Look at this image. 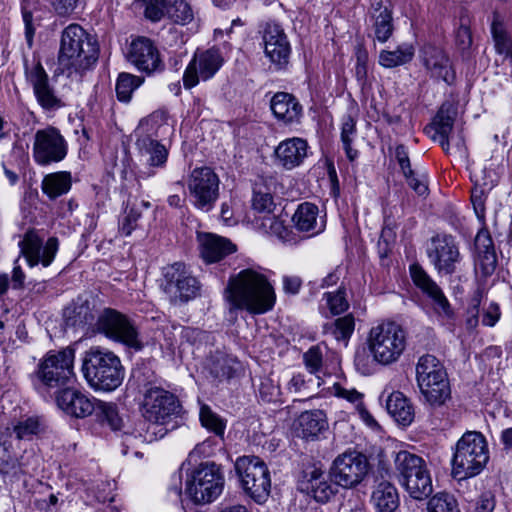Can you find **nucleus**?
Returning a JSON list of instances; mask_svg holds the SVG:
<instances>
[{"label": "nucleus", "instance_id": "20e7f679", "mask_svg": "<svg viewBox=\"0 0 512 512\" xmlns=\"http://www.w3.org/2000/svg\"><path fill=\"white\" fill-rule=\"evenodd\" d=\"M489 460L488 444L478 431H467L457 441L452 457V474L459 479L482 472Z\"/></svg>", "mask_w": 512, "mask_h": 512}, {"label": "nucleus", "instance_id": "13d9d810", "mask_svg": "<svg viewBox=\"0 0 512 512\" xmlns=\"http://www.w3.org/2000/svg\"><path fill=\"white\" fill-rule=\"evenodd\" d=\"M42 429L39 417L32 416L13 425V432L18 440L30 439Z\"/></svg>", "mask_w": 512, "mask_h": 512}, {"label": "nucleus", "instance_id": "f704fd0d", "mask_svg": "<svg viewBox=\"0 0 512 512\" xmlns=\"http://www.w3.org/2000/svg\"><path fill=\"white\" fill-rule=\"evenodd\" d=\"M160 141L149 138L148 135L136 138V149L139 155L145 158L146 164L150 168H162L167 162L168 150Z\"/></svg>", "mask_w": 512, "mask_h": 512}, {"label": "nucleus", "instance_id": "864d4df0", "mask_svg": "<svg viewBox=\"0 0 512 512\" xmlns=\"http://www.w3.org/2000/svg\"><path fill=\"white\" fill-rule=\"evenodd\" d=\"M427 512H460V510L453 495L439 492L428 500Z\"/></svg>", "mask_w": 512, "mask_h": 512}, {"label": "nucleus", "instance_id": "58836bf2", "mask_svg": "<svg viewBox=\"0 0 512 512\" xmlns=\"http://www.w3.org/2000/svg\"><path fill=\"white\" fill-rule=\"evenodd\" d=\"M72 176L68 171H58L44 176L41 184L42 191L51 200L69 192Z\"/></svg>", "mask_w": 512, "mask_h": 512}, {"label": "nucleus", "instance_id": "680f3d73", "mask_svg": "<svg viewBox=\"0 0 512 512\" xmlns=\"http://www.w3.org/2000/svg\"><path fill=\"white\" fill-rule=\"evenodd\" d=\"M144 5V16L152 22L166 17V0H140Z\"/></svg>", "mask_w": 512, "mask_h": 512}, {"label": "nucleus", "instance_id": "bb28decb", "mask_svg": "<svg viewBox=\"0 0 512 512\" xmlns=\"http://www.w3.org/2000/svg\"><path fill=\"white\" fill-rule=\"evenodd\" d=\"M308 143L299 137L288 138L281 141L275 148L276 162L287 170L301 165L307 157Z\"/></svg>", "mask_w": 512, "mask_h": 512}, {"label": "nucleus", "instance_id": "0eeeda50", "mask_svg": "<svg viewBox=\"0 0 512 512\" xmlns=\"http://www.w3.org/2000/svg\"><path fill=\"white\" fill-rule=\"evenodd\" d=\"M395 471L401 486L415 500H425L433 492L430 472L425 460L408 451L396 454Z\"/></svg>", "mask_w": 512, "mask_h": 512}, {"label": "nucleus", "instance_id": "9b49d317", "mask_svg": "<svg viewBox=\"0 0 512 512\" xmlns=\"http://www.w3.org/2000/svg\"><path fill=\"white\" fill-rule=\"evenodd\" d=\"M371 468L365 454L348 450L335 458L330 473L335 484L350 489L360 485L369 475Z\"/></svg>", "mask_w": 512, "mask_h": 512}, {"label": "nucleus", "instance_id": "09e8293b", "mask_svg": "<svg viewBox=\"0 0 512 512\" xmlns=\"http://www.w3.org/2000/svg\"><path fill=\"white\" fill-rule=\"evenodd\" d=\"M207 367L210 375L219 381L230 379L235 372L233 360L221 353L212 356Z\"/></svg>", "mask_w": 512, "mask_h": 512}, {"label": "nucleus", "instance_id": "c9c22d12", "mask_svg": "<svg viewBox=\"0 0 512 512\" xmlns=\"http://www.w3.org/2000/svg\"><path fill=\"white\" fill-rule=\"evenodd\" d=\"M475 248L478 252V262L485 276L493 274L497 267V255L493 240L487 230H480L475 237Z\"/></svg>", "mask_w": 512, "mask_h": 512}, {"label": "nucleus", "instance_id": "49530a36", "mask_svg": "<svg viewBox=\"0 0 512 512\" xmlns=\"http://www.w3.org/2000/svg\"><path fill=\"white\" fill-rule=\"evenodd\" d=\"M142 82L143 78L139 76L125 72L120 73L115 86L117 99L121 102L128 103L132 98L133 92Z\"/></svg>", "mask_w": 512, "mask_h": 512}, {"label": "nucleus", "instance_id": "b1692460", "mask_svg": "<svg viewBox=\"0 0 512 512\" xmlns=\"http://www.w3.org/2000/svg\"><path fill=\"white\" fill-rule=\"evenodd\" d=\"M27 78L33 87L39 105L44 110L54 111L64 106L53 87L50 86L48 74L40 62L27 72Z\"/></svg>", "mask_w": 512, "mask_h": 512}, {"label": "nucleus", "instance_id": "a18cd8bd", "mask_svg": "<svg viewBox=\"0 0 512 512\" xmlns=\"http://www.w3.org/2000/svg\"><path fill=\"white\" fill-rule=\"evenodd\" d=\"M355 328V320L352 314L335 319L324 325V333L331 334L337 341H347Z\"/></svg>", "mask_w": 512, "mask_h": 512}, {"label": "nucleus", "instance_id": "f3484780", "mask_svg": "<svg viewBox=\"0 0 512 512\" xmlns=\"http://www.w3.org/2000/svg\"><path fill=\"white\" fill-rule=\"evenodd\" d=\"M224 63L222 53L212 47L204 51H196L183 74L185 89L195 87L200 80L207 81L214 77Z\"/></svg>", "mask_w": 512, "mask_h": 512}, {"label": "nucleus", "instance_id": "774afa93", "mask_svg": "<svg viewBox=\"0 0 512 512\" xmlns=\"http://www.w3.org/2000/svg\"><path fill=\"white\" fill-rule=\"evenodd\" d=\"M495 495L491 491L483 492L475 503V512H493L495 509Z\"/></svg>", "mask_w": 512, "mask_h": 512}, {"label": "nucleus", "instance_id": "1a4fd4ad", "mask_svg": "<svg viewBox=\"0 0 512 512\" xmlns=\"http://www.w3.org/2000/svg\"><path fill=\"white\" fill-rule=\"evenodd\" d=\"M235 470L246 495L256 503H264L271 490L270 472L257 456H242L235 462Z\"/></svg>", "mask_w": 512, "mask_h": 512}, {"label": "nucleus", "instance_id": "a211bd4d", "mask_svg": "<svg viewBox=\"0 0 512 512\" xmlns=\"http://www.w3.org/2000/svg\"><path fill=\"white\" fill-rule=\"evenodd\" d=\"M409 271L414 285L432 301L437 315L446 320L453 319L454 311L448 299L440 286L428 275L423 267L418 263H414L410 266Z\"/></svg>", "mask_w": 512, "mask_h": 512}, {"label": "nucleus", "instance_id": "6e6d98bb", "mask_svg": "<svg viewBox=\"0 0 512 512\" xmlns=\"http://www.w3.org/2000/svg\"><path fill=\"white\" fill-rule=\"evenodd\" d=\"M252 207L259 213L271 214L275 208L273 197L262 185L253 189Z\"/></svg>", "mask_w": 512, "mask_h": 512}, {"label": "nucleus", "instance_id": "603ef678", "mask_svg": "<svg viewBox=\"0 0 512 512\" xmlns=\"http://www.w3.org/2000/svg\"><path fill=\"white\" fill-rule=\"evenodd\" d=\"M491 33L497 53L504 55L505 57H512V38L505 29L503 23L497 18H494L492 22Z\"/></svg>", "mask_w": 512, "mask_h": 512}, {"label": "nucleus", "instance_id": "9d476101", "mask_svg": "<svg viewBox=\"0 0 512 512\" xmlns=\"http://www.w3.org/2000/svg\"><path fill=\"white\" fill-rule=\"evenodd\" d=\"M224 487V476L214 462L201 463L187 478L186 493L194 503L214 501Z\"/></svg>", "mask_w": 512, "mask_h": 512}, {"label": "nucleus", "instance_id": "69168bd1", "mask_svg": "<svg viewBox=\"0 0 512 512\" xmlns=\"http://www.w3.org/2000/svg\"><path fill=\"white\" fill-rule=\"evenodd\" d=\"M306 369L315 374L319 372L323 364V354L319 346H312L303 354Z\"/></svg>", "mask_w": 512, "mask_h": 512}, {"label": "nucleus", "instance_id": "2f4dec72", "mask_svg": "<svg viewBox=\"0 0 512 512\" xmlns=\"http://www.w3.org/2000/svg\"><path fill=\"white\" fill-rule=\"evenodd\" d=\"M368 18L374 39L380 43L387 42L394 32L392 11L381 2H377L371 6Z\"/></svg>", "mask_w": 512, "mask_h": 512}, {"label": "nucleus", "instance_id": "37998d69", "mask_svg": "<svg viewBox=\"0 0 512 512\" xmlns=\"http://www.w3.org/2000/svg\"><path fill=\"white\" fill-rule=\"evenodd\" d=\"M97 420L102 425H107L113 431H120L123 427V420L119 415L116 404L111 402L97 401L95 411Z\"/></svg>", "mask_w": 512, "mask_h": 512}, {"label": "nucleus", "instance_id": "4be33fe9", "mask_svg": "<svg viewBox=\"0 0 512 512\" xmlns=\"http://www.w3.org/2000/svg\"><path fill=\"white\" fill-rule=\"evenodd\" d=\"M264 52L277 69H283L289 63L290 44L280 25L267 23L263 32Z\"/></svg>", "mask_w": 512, "mask_h": 512}, {"label": "nucleus", "instance_id": "4c0bfd02", "mask_svg": "<svg viewBox=\"0 0 512 512\" xmlns=\"http://www.w3.org/2000/svg\"><path fill=\"white\" fill-rule=\"evenodd\" d=\"M386 409L391 417L399 424L408 426L414 419V408L409 399L400 392L391 393L386 402Z\"/></svg>", "mask_w": 512, "mask_h": 512}, {"label": "nucleus", "instance_id": "4d7b16f0", "mask_svg": "<svg viewBox=\"0 0 512 512\" xmlns=\"http://www.w3.org/2000/svg\"><path fill=\"white\" fill-rule=\"evenodd\" d=\"M132 379L138 385V388L143 395L144 392L150 388H161V386L158 385V377L147 366L134 369L132 372Z\"/></svg>", "mask_w": 512, "mask_h": 512}, {"label": "nucleus", "instance_id": "a19ab883", "mask_svg": "<svg viewBox=\"0 0 512 512\" xmlns=\"http://www.w3.org/2000/svg\"><path fill=\"white\" fill-rule=\"evenodd\" d=\"M447 375V372L440 362L434 355L425 354L422 355L416 364V380L417 384H422L423 382L428 381L430 379L436 377H442Z\"/></svg>", "mask_w": 512, "mask_h": 512}, {"label": "nucleus", "instance_id": "aec40b11", "mask_svg": "<svg viewBox=\"0 0 512 512\" xmlns=\"http://www.w3.org/2000/svg\"><path fill=\"white\" fill-rule=\"evenodd\" d=\"M127 59L139 71L148 75L162 72L165 69L158 48L147 37H138L131 42Z\"/></svg>", "mask_w": 512, "mask_h": 512}, {"label": "nucleus", "instance_id": "ddd939ff", "mask_svg": "<svg viewBox=\"0 0 512 512\" xmlns=\"http://www.w3.org/2000/svg\"><path fill=\"white\" fill-rule=\"evenodd\" d=\"M163 290L173 304H183L200 294L199 281L188 272L182 262H176L163 271Z\"/></svg>", "mask_w": 512, "mask_h": 512}, {"label": "nucleus", "instance_id": "052dcab7", "mask_svg": "<svg viewBox=\"0 0 512 512\" xmlns=\"http://www.w3.org/2000/svg\"><path fill=\"white\" fill-rule=\"evenodd\" d=\"M259 396L262 401L267 403L281 402V390L278 381L271 377L262 378L259 386Z\"/></svg>", "mask_w": 512, "mask_h": 512}, {"label": "nucleus", "instance_id": "e433bc0d", "mask_svg": "<svg viewBox=\"0 0 512 512\" xmlns=\"http://www.w3.org/2000/svg\"><path fill=\"white\" fill-rule=\"evenodd\" d=\"M318 212V207L313 203L300 204L293 216L296 228L302 232H311V235L322 232L325 224L323 221L318 222Z\"/></svg>", "mask_w": 512, "mask_h": 512}, {"label": "nucleus", "instance_id": "473e14b6", "mask_svg": "<svg viewBox=\"0 0 512 512\" xmlns=\"http://www.w3.org/2000/svg\"><path fill=\"white\" fill-rule=\"evenodd\" d=\"M296 429L302 438L316 440L328 429L326 414L320 409L304 411L296 420Z\"/></svg>", "mask_w": 512, "mask_h": 512}, {"label": "nucleus", "instance_id": "c756f323", "mask_svg": "<svg viewBox=\"0 0 512 512\" xmlns=\"http://www.w3.org/2000/svg\"><path fill=\"white\" fill-rule=\"evenodd\" d=\"M173 126L168 122V113L157 110L143 118L135 130L136 138L148 135L149 138L163 140L173 134Z\"/></svg>", "mask_w": 512, "mask_h": 512}, {"label": "nucleus", "instance_id": "79ce46f5", "mask_svg": "<svg viewBox=\"0 0 512 512\" xmlns=\"http://www.w3.org/2000/svg\"><path fill=\"white\" fill-rule=\"evenodd\" d=\"M415 54L411 44H401L395 50H382L379 54V64L384 68H395L409 63Z\"/></svg>", "mask_w": 512, "mask_h": 512}, {"label": "nucleus", "instance_id": "ea45409f", "mask_svg": "<svg viewBox=\"0 0 512 512\" xmlns=\"http://www.w3.org/2000/svg\"><path fill=\"white\" fill-rule=\"evenodd\" d=\"M97 316L98 314L88 301L75 303L64 311L66 325L74 328L92 325L94 321L96 322Z\"/></svg>", "mask_w": 512, "mask_h": 512}, {"label": "nucleus", "instance_id": "0e129e2a", "mask_svg": "<svg viewBox=\"0 0 512 512\" xmlns=\"http://www.w3.org/2000/svg\"><path fill=\"white\" fill-rule=\"evenodd\" d=\"M0 473L17 476L21 473L18 460L11 455L10 449H0Z\"/></svg>", "mask_w": 512, "mask_h": 512}, {"label": "nucleus", "instance_id": "f03ea898", "mask_svg": "<svg viewBox=\"0 0 512 512\" xmlns=\"http://www.w3.org/2000/svg\"><path fill=\"white\" fill-rule=\"evenodd\" d=\"M81 371L88 385L95 391H114L124 379L120 358L114 352L100 347H91L84 353Z\"/></svg>", "mask_w": 512, "mask_h": 512}, {"label": "nucleus", "instance_id": "6e6552de", "mask_svg": "<svg viewBox=\"0 0 512 512\" xmlns=\"http://www.w3.org/2000/svg\"><path fill=\"white\" fill-rule=\"evenodd\" d=\"M95 329L109 340L120 343L133 351L138 352L144 348V342L136 322L116 309L104 308L99 312Z\"/></svg>", "mask_w": 512, "mask_h": 512}, {"label": "nucleus", "instance_id": "e2e57ef3", "mask_svg": "<svg viewBox=\"0 0 512 512\" xmlns=\"http://www.w3.org/2000/svg\"><path fill=\"white\" fill-rule=\"evenodd\" d=\"M324 296L331 313L334 315L345 312L349 307L344 288L340 287L335 293L328 292Z\"/></svg>", "mask_w": 512, "mask_h": 512}, {"label": "nucleus", "instance_id": "c85d7f7f", "mask_svg": "<svg viewBox=\"0 0 512 512\" xmlns=\"http://www.w3.org/2000/svg\"><path fill=\"white\" fill-rule=\"evenodd\" d=\"M200 255L206 263L222 260L236 250L228 239L212 233H198Z\"/></svg>", "mask_w": 512, "mask_h": 512}, {"label": "nucleus", "instance_id": "7c9ffc66", "mask_svg": "<svg viewBox=\"0 0 512 512\" xmlns=\"http://www.w3.org/2000/svg\"><path fill=\"white\" fill-rule=\"evenodd\" d=\"M370 503L376 512H395L400 505L396 486L387 480L375 482L372 487Z\"/></svg>", "mask_w": 512, "mask_h": 512}, {"label": "nucleus", "instance_id": "6ab92c4d", "mask_svg": "<svg viewBox=\"0 0 512 512\" xmlns=\"http://www.w3.org/2000/svg\"><path fill=\"white\" fill-rule=\"evenodd\" d=\"M409 271L414 285L432 301L437 315L446 320L453 319L454 311L448 299L440 286L428 275L423 267L418 263H414L410 266Z\"/></svg>", "mask_w": 512, "mask_h": 512}, {"label": "nucleus", "instance_id": "cd10ccee", "mask_svg": "<svg viewBox=\"0 0 512 512\" xmlns=\"http://www.w3.org/2000/svg\"><path fill=\"white\" fill-rule=\"evenodd\" d=\"M270 108L274 117L286 125L299 123L303 114L298 99L288 92L275 93L270 100Z\"/></svg>", "mask_w": 512, "mask_h": 512}, {"label": "nucleus", "instance_id": "412c9836", "mask_svg": "<svg viewBox=\"0 0 512 512\" xmlns=\"http://www.w3.org/2000/svg\"><path fill=\"white\" fill-rule=\"evenodd\" d=\"M419 59L429 76L451 85L455 80V71L447 53L440 47L425 43L419 50Z\"/></svg>", "mask_w": 512, "mask_h": 512}, {"label": "nucleus", "instance_id": "4468645a", "mask_svg": "<svg viewBox=\"0 0 512 512\" xmlns=\"http://www.w3.org/2000/svg\"><path fill=\"white\" fill-rule=\"evenodd\" d=\"M68 153V143L60 130L53 126L39 129L34 134L32 156L40 166L59 163Z\"/></svg>", "mask_w": 512, "mask_h": 512}, {"label": "nucleus", "instance_id": "f8f14e48", "mask_svg": "<svg viewBox=\"0 0 512 512\" xmlns=\"http://www.w3.org/2000/svg\"><path fill=\"white\" fill-rule=\"evenodd\" d=\"M142 416L153 424L164 425L178 417L182 406L176 395L164 388H150L144 392Z\"/></svg>", "mask_w": 512, "mask_h": 512}, {"label": "nucleus", "instance_id": "5fc2aeb1", "mask_svg": "<svg viewBox=\"0 0 512 512\" xmlns=\"http://www.w3.org/2000/svg\"><path fill=\"white\" fill-rule=\"evenodd\" d=\"M356 134V121L351 115H345L342 120L341 127V141L345 150L346 156L350 161H353L357 156V150L353 149L351 144L353 137Z\"/></svg>", "mask_w": 512, "mask_h": 512}, {"label": "nucleus", "instance_id": "dca6fc26", "mask_svg": "<svg viewBox=\"0 0 512 512\" xmlns=\"http://www.w3.org/2000/svg\"><path fill=\"white\" fill-rule=\"evenodd\" d=\"M219 184V177L211 168H195L188 180V189L195 207L210 211L219 197Z\"/></svg>", "mask_w": 512, "mask_h": 512}, {"label": "nucleus", "instance_id": "bf43d9fd", "mask_svg": "<svg viewBox=\"0 0 512 512\" xmlns=\"http://www.w3.org/2000/svg\"><path fill=\"white\" fill-rule=\"evenodd\" d=\"M141 217V211L135 205H127L123 214L119 218V232L124 236H129L137 228V222Z\"/></svg>", "mask_w": 512, "mask_h": 512}, {"label": "nucleus", "instance_id": "393cba45", "mask_svg": "<svg viewBox=\"0 0 512 512\" xmlns=\"http://www.w3.org/2000/svg\"><path fill=\"white\" fill-rule=\"evenodd\" d=\"M456 109L449 102L443 103L432 122L425 127V132L432 140L438 141L445 153H451L450 133L453 130Z\"/></svg>", "mask_w": 512, "mask_h": 512}, {"label": "nucleus", "instance_id": "72a5a7b5", "mask_svg": "<svg viewBox=\"0 0 512 512\" xmlns=\"http://www.w3.org/2000/svg\"><path fill=\"white\" fill-rule=\"evenodd\" d=\"M422 384H417L425 404L430 408L443 406L451 398V389L447 375L436 377Z\"/></svg>", "mask_w": 512, "mask_h": 512}, {"label": "nucleus", "instance_id": "8fccbe9b", "mask_svg": "<svg viewBox=\"0 0 512 512\" xmlns=\"http://www.w3.org/2000/svg\"><path fill=\"white\" fill-rule=\"evenodd\" d=\"M457 28L455 32V42L461 51L468 50L472 45V33H471V17L467 10L462 9L458 21L456 23Z\"/></svg>", "mask_w": 512, "mask_h": 512}, {"label": "nucleus", "instance_id": "de8ad7c7", "mask_svg": "<svg viewBox=\"0 0 512 512\" xmlns=\"http://www.w3.org/2000/svg\"><path fill=\"white\" fill-rule=\"evenodd\" d=\"M21 254H23L30 266H35L40 262V252L42 240L33 230L25 233L23 240L19 242Z\"/></svg>", "mask_w": 512, "mask_h": 512}, {"label": "nucleus", "instance_id": "7ed1b4c3", "mask_svg": "<svg viewBox=\"0 0 512 512\" xmlns=\"http://www.w3.org/2000/svg\"><path fill=\"white\" fill-rule=\"evenodd\" d=\"M97 41L80 25L70 24L61 35L58 64L62 71L88 68L98 59Z\"/></svg>", "mask_w": 512, "mask_h": 512}, {"label": "nucleus", "instance_id": "5701e85b", "mask_svg": "<svg viewBox=\"0 0 512 512\" xmlns=\"http://www.w3.org/2000/svg\"><path fill=\"white\" fill-rule=\"evenodd\" d=\"M298 489L320 503L328 502L337 491L325 472L316 466H309L303 470L298 481Z\"/></svg>", "mask_w": 512, "mask_h": 512}, {"label": "nucleus", "instance_id": "423d86ee", "mask_svg": "<svg viewBox=\"0 0 512 512\" xmlns=\"http://www.w3.org/2000/svg\"><path fill=\"white\" fill-rule=\"evenodd\" d=\"M367 344L374 361L390 365L397 362L404 353L407 333L396 322H382L370 329Z\"/></svg>", "mask_w": 512, "mask_h": 512}, {"label": "nucleus", "instance_id": "c03bdc74", "mask_svg": "<svg viewBox=\"0 0 512 512\" xmlns=\"http://www.w3.org/2000/svg\"><path fill=\"white\" fill-rule=\"evenodd\" d=\"M166 17L172 22L186 25L194 19V12L187 0H166Z\"/></svg>", "mask_w": 512, "mask_h": 512}, {"label": "nucleus", "instance_id": "f257e3e1", "mask_svg": "<svg viewBox=\"0 0 512 512\" xmlns=\"http://www.w3.org/2000/svg\"><path fill=\"white\" fill-rule=\"evenodd\" d=\"M225 292L230 311L264 314L272 310L276 302V293L268 278L251 268L231 277Z\"/></svg>", "mask_w": 512, "mask_h": 512}, {"label": "nucleus", "instance_id": "39448f33", "mask_svg": "<svg viewBox=\"0 0 512 512\" xmlns=\"http://www.w3.org/2000/svg\"><path fill=\"white\" fill-rule=\"evenodd\" d=\"M75 349L67 346L61 350H50L30 374L35 388H60L68 385L74 378Z\"/></svg>", "mask_w": 512, "mask_h": 512}, {"label": "nucleus", "instance_id": "3c124183", "mask_svg": "<svg viewBox=\"0 0 512 512\" xmlns=\"http://www.w3.org/2000/svg\"><path fill=\"white\" fill-rule=\"evenodd\" d=\"M201 425L216 436L223 438L226 428V421L215 413L210 406L202 404L199 411Z\"/></svg>", "mask_w": 512, "mask_h": 512}, {"label": "nucleus", "instance_id": "2eb2a0df", "mask_svg": "<svg viewBox=\"0 0 512 512\" xmlns=\"http://www.w3.org/2000/svg\"><path fill=\"white\" fill-rule=\"evenodd\" d=\"M429 262L440 275H451L456 271V265L461 260L459 245L449 234L433 236L426 246Z\"/></svg>", "mask_w": 512, "mask_h": 512}, {"label": "nucleus", "instance_id": "338daca9", "mask_svg": "<svg viewBox=\"0 0 512 512\" xmlns=\"http://www.w3.org/2000/svg\"><path fill=\"white\" fill-rule=\"evenodd\" d=\"M407 184L419 196H427L429 193L427 175L425 173L416 174L414 170L411 173L403 174Z\"/></svg>", "mask_w": 512, "mask_h": 512}, {"label": "nucleus", "instance_id": "a878e982", "mask_svg": "<svg viewBox=\"0 0 512 512\" xmlns=\"http://www.w3.org/2000/svg\"><path fill=\"white\" fill-rule=\"evenodd\" d=\"M58 407L67 415L75 418H86L90 416L96 408L94 399L75 388L61 389L56 395Z\"/></svg>", "mask_w": 512, "mask_h": 512}]
</instances>
